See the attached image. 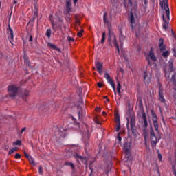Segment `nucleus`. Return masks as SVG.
Returning a JSON list of instances; mask_svg holds the SVG:
<instances>
[{
  "mask_svg": "<svg viewBox=\"0 0 176 176\" xmlns=\"http://www.w3.org/2000/svg\"><path fill=\"white\" fill-rule=\"evenodd\" d=\"M107 41L109 44L112 46V43L114 45L115 47H116L118 52L120 53V50L119 49V43H118V40L116 39V35L110 26H109L108 35H107Z\"/></svg>",
  "mask_w": 176,
  "mask_h": 176,
  "instance_id": "obj_1",
  "label": "nucleus"
},
{
  "mask_svg": "<svg viewBox=\"0 0 176 176\" xmlns=\"http://www.w3.org/2000/svg\"><path fill=\"white\" fill-rule=\"evenodd\" d=\"M82 32H83V30H81L80 32H78L77 35L80 38L82 36Z\"/></svg>",
  "mask_w": 176,
  "mask_h": 176,
  "instance_id": "obj_46",
  "label": "nucleus"
},
{
  "mask_svg": "<svg viewBox=\"0 0 176 176\" xmlns=\"http://www.w3.org/2000/svg\"><path fill=\"white\" fill-rule=\"evenodd\" d=\"M107 16H108V14L107 12H104L103 16V20H104V24L107 25L108 30H109V27L110 28H112V27L111 26V25H109V21H108Z\"/></svg>",
  "mask_w": 176,
  "mask_h": 176,
  "instance_id": "obj_15",
  "label": "nucleus"
},
{
  "mask_svg": "<svg viewBox=\"0 0 176 176\" xmlns=\"http://www.w3.org/2000/svg\"><path fill=\"white\" fill-rule=\"evenodd\" d=\"M158 159H159V160H162V159H163L162 154H160V153L158 154Z\"/></svg>",
  "mask_w": 176,
  "mask_h": 176,
  "instance_id": "obj_54",
  "label": "nucleus"
},
{
  "mask_svg": "<svg viewBox=\"0 0 176 176\" xmlns=\"http://www.w3.org/2000/svg\"><path fill=\"white\" fill-rule=\"evenodd\" d=\"M72 10V3L71 2H66V12L69 14V12Z\"/></svg>",
  "mask_w": 176,
  "mask_h": 176,
  "instance_id": "obj_17",
  "label": "nucleus"
},
{
  "mask_svg": "<svg viewBox=\"0 0 176 176\" xmlns=\"http://www.w3.org/2000/svg\"><path fill=\"white\" fill-rule=\"evenodd\" d=\"M153 123L155 127V131H157V133H159V124L157 123V116H156V114H153Z\"/></svg>",
  "mask_w": 176,
  "mask_h": 176,
  "instance_id": "obj_9",
  "label": "nucleus"
},
{
  "mask_svg": "<svg viewBox=\"0 0 176 176\" xmlns=\"http://www.w3.org/2000/svg\"><path fill=\"white\" fill-rule=\"evenodd\" d=\"M149 57L152 60V61H156V56H155V54H153V52L150 51Z\"/></svg>",
  "mask_w": 176,
  "mask_h": 176,
  "instance_id": "obj_23",
  "label": "nucleus"
},
{
  "mask_svg": "<svg viewBox=\"0 0 176 176\" xmlns=\"http://www.w3.org/2000/svg\"><path fill=\"white\" fill-rule=\"evenodd\" d=\"M129 19H130L131 24H134V23H135V19H134V15L132 14V12H131V16H130Z\"/></svg>",
  "mask_w": 176,
  "mask_h": 176,
  "instance_id": "obj_24",
  "label": "nucleus"
},
{
  "mask_svg": "<svg viewBox=\"0 0 176 176\" xmlns=\"http://www.w3.org/2000/svg\"><path fill=\"white\" fill-rule=\"evenodd\" d=\"M139 108L140 109H141L142 112L143 127L144 129H146V127H148V120L146 119V114L144 112V107L142 106V99L139 100Z\"/></svg>",
  "mask_w": 176,
  "mask_h": 176,
  "instance_id": "obj_2",
  "label": "nucleus"
},
{
  "mask_svg": "<svg viewBox=\"0 0 176 176\" xmlns=\"http://www.w3.org/2000/svg\"><path fill=\"white\" fill-rule=\"evenodd\" d=\"M67 40H68V42H74L75 41L74 38L69 37V36L67 37Z\"/></svg>",
  "mask_w": 176,
  "mask_h": 176,
  "instance_id": "obj_42",
  "label": "nucleus"
},
{
  "mask_svg": "<svg viewBox=\"0 0 176 176\" xmlns=\"http://www.w3.org/2000/svg\"><path fill=\"white\" fill-rule=\"evenodd\" d=\"M74 157H76V159H78V162H79V160H80V162H82V163H84V164H86V163H87V158H85L78 154H76L74 155Z\"/></svg>",
  "mask_w": 176,
  "mask_h": 176,
  "instance_id": "obj_14",
  "label": "nucleus"
},
{
  "mask_svg": "<svg viewBox=\"0 0 176 176\" xmlns=\"http://www.w3.org/2000/svg\"><path fill=\"white\" fill-rule=\"evenodd\" d=\"M122 89V85H120V82H118L117 85V92L119 94V96H120V89Z\"/></svg>",
  "mask_w": 176,
  "mask_h": 176,
  "instance_id": "obj_25",
  "label": "nucleus"
},
{
  "mask_svg": "<svg viewBox=\"0 0 176 176\" xmlns=\"http://www.w3.org/2000/svg\"><path fill=\"white\" fill-rule=\"evenodd\" d=\"M119 39H120V45L123 44V41H124V36L123 35V32L122 30L120 31V36H119Z\"/></svg>",
  "mask_w": 176,
  "mask_h": 176,
  "instance_id": "obj_20",
  "label": "nucleus"
},
{
  "mask_svg": "<svg viewBox=\"0 0 176 176\" xmlns=\"http://www.w3.org/2000/svg\"><path fill=\"white\" fill-rule=\"evenodd\" d=\"M24 60L27 65L30 66V60H28V57H27L26 56H24Z\"/></svg>",
  "mask_w": 176,
  "mask_h": 176,
  "instance_id": "obj_34",
  "label": "nucleus"
},
{
  "mask_svg": "<svg viewBox=\"0 0 176 176\" xmlns=\"http://www.w3.org/2000/svg\"><path fill=\"white\" fill-rule=\"evenodd\" d=\"M24 155H25L26 159H28V160L30 157H31V155L27 154V153H26L25 151H24Z\"/></svg>",
  "mask_w": 176,
  "mask_h": 176,
  "instance_id": "obj_47",
  "label": "nucleus"
},
{
  "mask_svg": "<svg viewBox=\"0 0 176 176\" xmlns=\"http://www.w3.org/2000/svg\"><path fill=\"white\" fill-rule=\"evenodd\" d=\"M131 130L133 135H137V129L135 128V116H131L130 120Z\"/></svg>",
  "mask_w": 176,
  "mask_h": 176,
  "instance_id": "obj_6",
  "label": "nucleus"
},
{
  "mask_svg": "<svg viewBox=\"0 0 176 176\" xmlns=\"http://www.w3.org/2000/svg\"><path fill=\"white\" fill-rule=\"evenodd\" d=\"M115 118L116 123H120V117L119 116V113L116 114Z\"/></svg>",
  "mask_w": 176,
  "mask_h": 176,
  "instance_id": "obj_28",
  "label": "nucleus"
},
{
  "mask_svg": "<svg viewBox=\"0 0 176 176\" xmlns=\"http://www.w3.org/2000/svg\"><path fill=\"white\" fill-rule=\"evenodd\" d=\"M13 145H21V140H17L13 143Z\"/></svg>",
  "mask_w": 176,
  "mask_h": 176,
  "instance_id": "obj_38",
  "label": "nucleus"
},
{
  "mask_svg": "<svg viewBox=\"0 0 176 176\" xmlns=\"http://www.w3.org/2000/svg\"><path fill=\"white\" fill-rule=\"evenodd\" d=\"M164 43V41L163 40V38H160L159 41V46L161 52H163V50H166V45Z\"/></svg>",
  "mask_w": 176,
  "mask_h": 176,
  "instance_id": "obj_16",
  "label": "nucleus"
},
{
  "mask_svg": "<svg viewBox=\"0 0 176 176\" xmlns=\"http://www.w3.org/2000/svg\"><path fill=\"white\" fill-rule=\"evenodd\" d=\"M111 86L113 87V90L115 94H116V86L115 85V82L111 84Z\"/></svg>",
  "mask_w": 176,
  "mask_h": 176,
  "instance_id": "obj_37",
  "label": "nucleus"
},
{
  "mask_svg": "<svg viewBox=\"0 0 176 176\" xmlns=\"http://www.w3.org/2000/svg\"><path fill=\"white\" fill-rule=\"evenodd\" d=\"M50 47H52V49H56L57 47L56 46V45H53L52 43L48 44Z\"/></svg>",
  "mask_w": 176,
  "mask_h": 176,
  "instance_id": "obj_44",
  "label": "nucleus"
},
{
  "mask_svg": "<svg viewBox=\"0 0 176 176\" xmlns=\"http://www.w3.org/2000/svg\"><path fill=\"white\" fill-rule=\"evenodd\" d=\"M37 108L39 111H42L43 112H47L50 109L49 104L47 102L39 104Z\"/></svg>",
  "mask_w": 176,
  "mask_h": 176,
  "instance_id": "obj_8",
  "label": "nucleus"
},
{
  "mask_svg": "<svg viewBox=\"0 0 176 176\" xmlns=\"http://www.w3.org/2000/svg\"><path fill=\"white\" fill-rule=\"evenodd\" d=\"M104 78L107 80L108 83H109V85H113V83H115L113 82V79H112V77H111V76L109 75V73L105 72Z\"/></svg>",
  "mask_w": 176,
  "mask_h": 176,
  "instance_id": "obj_12",
  "label": "nucleus"
},
{
  "mask_svg": "<svg viewBox=\"0 0 176 176\" xmlns=\"http://www.w3.org/2000/svg\"><path fill=\"white\" fill-rule=\"evenodd\" d=\"M150 137H151V144L153 148L156 147V144H157V138L155 135V131H153V128L151 127L150 129Z\"/></svg>",
  "mask_w": 176,
  "mask_h": 176,
  "instance_id": "obj_5",
  "label": "nucleus"
},
{
  "mask_svg": "<svg viewBox=\"0 0 176 176\" xmlns=\"http://www.w3.org/2000/svg\"><path fill=\"white\" fill-rule=\"evenodd\" d=\"M172 80L176 84V74H173L172 76Z\"/></svg>",
  "mask_w": 176,
  "mask_h": 176,
  "instance_id": "obj_41",
  "label": "nucleus"
},
{
  "mask_svg": "<svg viewBox=\"0 0 176 176\" xmlns=\"http://www.w3.org/2000/svg\"><path fill=\"white\" fill-rule=\"evenodd\" d=\"M34 13L35 14H38V8H36V6H34Z\"/></svg>",
  "mask_w": 176,
  "mask_h": 176,
  "instance_id": "obj_52",
  "label": "nucleus"
},
{
  "mask_svg": "<svg viewBox=\"0 0 176 176\" xmlns=\"http://www.w3.org/2000/svg\"><path fill=\"white\" fill-rule=\"evenodd\" d=\"M161 8L163 9L164 6V10L166 13V16L168 20H170V8H168V0H162L160 2Z\"/></svg>",
  "mask_w": 176,
  "mask_h": 176,
  "instance_id": "obj_4",
  "label": "nucleus"
},
{
  "mask_svg": "<svg viewBox=\"0 0 176 176\" xmlns=\"http://www.w3.org/2000/svg\"><path fill=\"white\" fill-rule=\"evenodd\" d=\"M19 92V87L16 85H10L8 87V93L11 98H14L17 96V93Z\"/></svg>",
  "mask_w": 176,
  "mask_h": 176,
  "instance_id": "obj_3",
  "label": "nucleus"
},
{
  "mask_svg": "<svg viewBox=\"0 0 176 176\" xmlns=\"http://www.w3.org/2000/svg\"><path fill=\"white\" fill-rule=\"evenodd\" d=\"M18 148L17 147H14L12 149L9 151L8 154L12 155V153H14L16 151H17Z\"/></svg>",
  "mask_w": 176,
  "mask_h": 176,
  "instance_id": "obj_31",
  "label": "nucleus"
},
{
  "mask_svg": "<svg viewBox=\"0 0 176 176\" xmlns=\"http://www.w3.org/2000/svg\"><path fill=\"white\" fill-rule=\"evenodd\" d=\"M96 111H99L100 112H101V109L98 108V107H96Z\"/></svg>",
  "mask_w": 176,
  "mask_h": 176,
  "instance_id": "obj_61",
  "label": "nucleus"
},
{
  "mask_svg": "<svg viewBox=\"0 0 176 176\" xmlns=\"http://www.w3.org/2000/svg\"><path fill=\"white\" fill-rule=\"evenodd\" d=\"M169 54H170V52L166 51V52H163L162 57H164V58L168 57Z\"/></svg>",
  "mask_w": 176,
  "mask_h": 176,
  "instance_id": "obj_33",
  "label": "nucleus"
},
{
  "mask_svg": "<svg viewBox=\"0 0 176 176\" xmlns=\"http://www.w3.org/2000/svg\"><path fill=\"white\" fill-rule=\"evenodd\" d=\"M169 68H170L171 72H173V71H174V63H173V61L169 62Z\"/></svg>",
  "mask_w": 176,
  "mask_h": 176,
  "instance_id": "obj_27",
  "label": "nucleus"
},
{
  "mask_svg": "<svg viewBox=\"0 0 176 176\" xmlns=\"http://www.w3.org/2000/svg\"><path fill=\"white\" fill-rule=\"evenodd\" d=\"M117 138L118 140V144H120L122 142V137H120V133H118Z\"/></svg>",
  "mask_w": 176,
  "mask_h": 176,
  "instance_id": "obj_35",
  "label": "nucleus"
},
{
  "mask_svg": "<svg viewBox=\"0 0 176 176\" xmlns=\"http://www.w3.org/2000/svg\"><path fill=\"white\" fill-rule=\"evenodd\" d=\"M120 130V122H118L116 128V131H119Z\"/></svg>",
  "mask_w": 176,
  "mask_h": 176,
  "instance_id": "obj_36",
  "label": "nucleus"
},
{
  "mask_svg": "<svg viewBox=\"0 0 176 176\" xmlns=\"http://www.w3.org/2000/svg\"><path fill=\"white\" fill-rule=\"evenodd\" d=\"M77 109L78 111V116L79 119H80L81 118H83V116L86 115V111L83 110L82 107H80V105L77 107Z\"/></svg>",
  "mask_w": 176,
  "mask_h": 176,
  "instance_id": "obj_11",
  "label": "nucleus"
},
{
  "mask_svg": "<svg viewBox=\"0 0 176 176\" xmlns=\"http://www.w3.org/2000/svg\"><path fill=\"white\" fill-rule=\"evenodd\" d=\"M173 175H174L175 176H176V170H173Z\"/></svg>",
  "mask_w": 176,
  "mask_h": 176,
  "instance_id": "obj_63",
  "label": "nucleus"
},
{
  "mask_svg": "<svg viewBox=\"0 0 176 176\" xmlns=\"http://www.w3.org/2000/svg\"><path fill=\"white\" fill-rule=\"evenodd\" d=\"M38 173H39V174H41V175H42V174H43V168H42V166L39 167Z\"/></svg>",
  "mask_w": 176,
  "mask_h": 176,
  "instance_id": "obj_40",
  "label": "nucleus"
},
{
  "mask_svg": "<svg viewBox=\"0 0 176 176\" xmlns=\"http://www.w3.org/2000/svg\"><path fill=\"white\" fill-rule=\"evenodd\" d=\"M83 90L82 89V88H80L79 89V93L80 94H81V93H82Z\"/></svg>",
  "mask_w": 176,
  "mask_h": 176,
  "instance_id": "obj_60",
  "label": "nucleus"
},
{
  "mask_svg": "<svg viewBox=\"0 0 176 176\" xmlns=\"http://www.w3.org/2000/svg\"><path fill=\"white\" fill-rule=\"evenodd\" d=\"M131 146V144L128 140H126L124 142V151H125V153H126V155H130Z\"/></svg>",
  "mask_w": 176,
  "mask_h": 176,
  "instance_id": "obj_10",
  "label": "nucleus"
},
{
  "mask_svg": "<svg viewBox=\"0 0 176 176\" xmlns=\"http://www.w3.org/2000/svg\"><path fill=\"white\" fill-rule=\"evenodd\" d=\"M94 121L95 123H96V124H100V121H98V119L96 118Z\"/></svg>",
  "mask_w": 176,
  "mask_h": 176,
  "instance_id": "obj_55",
  "label": "nucleus"
},
{
  "mask_svg": "<svg viewBox=\"0 0 176 176\" xmlns=\"http://www.w3.org/2000/svg\"><path fill=\"white\" fill-rule=\"evenodd\" d=\"M52 28L54 30H56V23L54 21H52Z\"/></svg>",
  "mask_w": 176,
  "mask_h": 176,
  "instance_id": "obj_51",
  "label": "nucleus"
},
{
  "mask_svg": "<svg viewBox=\"0 0 176 176\" xmlns=\"http://www.w3.org/2000/svg\"><path fill=\"white\" fill-rule=\"evenodd\" d=\"M159 98L161 102H166L164 96H163V88H162L161 87H159Z\"/></svg>",
  "mask_w": 176,
  "mask_h": 176,
  "instance_id": "obj_13",
  "label": "nucleus"
},
{
  "mask_svg": "<svg viewBox=\"0 0 176 176\" xmlns=\"http://www.w3.org/2000/svg\"><path fill=\"white\" fill-rule=\"evenodd\" d=\"M55 136L56 137V138H60V137H63V138H65V134L60 130H58V131L56 132Z\"/></svg>",
  "mask_w": 176,
  "mask_h": 176,
  "instance_id": "obj_19",
  "label": "nucleus"
},
{
  "mask_svg": "<svg viewBox=\"0 0 176 176\" xmlns=\"http://www.w3.org/2000/svg\"><path fill=\"white\" fill-rule=\"evenodd\" d=\"M28 160H29L30 164H32V166H35V161L34 160V158H32V157H30L28 159Z\"/></svg>",
  "mask_w": 176,
  "mask_h": 176,
  "instance_id": "obj_30",
  "label": "nucleus"
},
{
  "mask_svg": "<svg viewBox=\"0 0 176 176\" xmlns=\"http://www.w3.org/2000/svg\"><path fill=\"white\" fill-rule=\"evenodd\" d=\"M4 149H6V151H8V149H9V146L6 145Z\"/></svg>",
  "mask_w": 176,
  "mask_h": 176,
  "instance_id": "obj_58",
  "label": "nucleus"
},
{
  "mask_svg": "<svg viewBox=\"0 0 176 176\" xmlns=\"http://www.w3.org/2000/svg\"><path fill=\"white\" fill-rule=\"evenodd\" d=\"M25 130H26L25 127L23 128L22 130H21V134H23V133H24V131H25Z\"/></svg>",
  "mask_w": 176,
  "mask_h": 176,
  "instance_id": "obj_57",
  "label": "nucleus"
},
{
  "mask_svg": "<svg viewBox=\"0 0 176 176\" xmlns=\"http://www.w3.org/2000/svg\"><path fill=\"white\" fill-rule=\"evenodd\" d=\"M97 85L100 88L102 87V84H101V82H98Z\"/></svg>",
  "mask_w": 176,
  "mask_h": 176,
  "instance_id": "obj_56",
  "label": "nucleus"
},
{
  "mask_svg": "<svg viewBox=\"0 0 176 176\" xmlns=\"http://www.w3.org/2000/svg\"><path fill=\"white\" fill-rule=\"evenodd\" d=\"M65 166L71 167L72 170H75V164H74V163H72V162H66L65 163Z\"/></svg>",
  "mask_w": 176,
  "mask_h": 176,
  "instance_id": "obj_21",
  "label": "nucleus"
},
{
  "mask_svg": "<svg viewBox=\"0 0 176 176\" xmlns=\"http://www.w3.org/2000/svg\"><path fill=\"white\" fill-rule=\"evenodd\" d=\"M9 32H13V30H12V28L10 27V25H8V35L9 36Z\"/></svg>",
  "mask_w": 176,
  "mask_h": 176,
  "instance_id": "obj_45",
  "label": "nucleus"
},
{
  "mask_svg": "<svg viewBox=\"0 0 176 176\" xmlns=\"http://www.w3.org/2000/svg\"><path fill=\"white\" fill-rule=\"evenodd\" d=\"M171 36L175 38V32H174V30L173 29H171Z\"/></svg>",
  "mask_w": 176,
  "mask_h": 176,
  "instance_id": "obj_48",
  "label": "nucleus"
},
{
  "mask_svg": "<svg viewBox=\"0 0 176 176\" xmlns=\"http://www.w3.org/2000/svg\"><path fill=\"white\" fill-rule=\"evenodd\" d=\"M46 35H47V38H50V36L52 35V30L47 29V32H46Z\"/></svg>",
  "mask_w": 176,
  "mask_h": 176,
  "instance_id": "obj_32",
  "label": "nucleus"
},
{
  "mask_svg": "<svg viewBox=\"0 0 176 176\" xmlns=\"http://www.w3.org/2000/svg\"><path fill=\"white\" fill-rule=\"evenodd\" d=\"M147 78H148V75L146 74H144V82H148V79Z\"/></svg>",
  "mask_w": 176,
  "mask_h": 176,
  "instance_id": "obj_39",
  "label": "nucleus"
},
{
  "mask_svg": "<svg viewBox=\"0 0 176 176\" xmlns=\"http://www.w3.org/2000/svg\"><path fill=\"white\" fill-rule=\"evenodd\" d=\"M28 36H29V42H32L33 41L32 35L28 34Z\"/></svg>",
  "mask_w": 176,
  "mask_h": 176,
  "instance_id": "obj_49",
  "label": "nucleus"
},
{
  "mask_svg": "<svg viewBox=\"0 0 176 176\" xmlns=\"http://www.w3.org/2000/svg\"><path fill=\"white\" fill-rule=\"evenodd\" d=\"M127 119V129H128V130H129V118H126Z\"/></svg>",
  "mask_w": 176,
  "mask_h": 176,
  "instance_id": "obj_62",
  "label": "nucleus"
},
{
  "mask_svg": "<svg viewBox=\"0 0 176 176\" xmlns=\"http://www.w3.org/2000/svg\"><path fill=\"white\" fill-rule=\"evenodd\" d=\"M165 76L166 78H170V74H168V72H165Z\"/></svg>",
  "mask_w": 176,
  "mask_h": 176,
  "instance_id": "obj_53",
  "label": "nucleus"
},
{
  "mask_svg": "<svg viewBox=\"0 0 176 176\" xmlns=\"http://www.w3.org/2000/svg\"><path fill=\"white\" fill-rule=\"evenodd\" d=\"M105 38H106L105 32H102V39H101V43H104V42H105Z\"/></svg>",
  "mask_w": 176,
  "mask_h": 176,
  "instance_id": "obj_29",
  "label": "nucleus"
},
{
  "mask_svg": "<svg viewBox=\"0 0 176 176\" xmlns=\"http://www.w3.org/2000/svg\"><path fill=\"white\" fill-rule=\"evenodd\" d=\"M8 38H10V42L12 43V41H13L14 36L13 34V32H9V36Z\"/></svg>",
  "mask_w": 176,
  "mask_h": 176,
  "instance_id": "obj_26",
  "label": "nucleus"
},
{
  "mask_svg": "<svg viewBox=\"0 0 176 176\" xmlns=\"http://www.w3.org/2000/svg\"><path fill=\"white\" fill-rule=\"evenodd\" d=\"M162 19H163V21H164L163 28H164V30H167V25H168V22H167L166 21V19L164 18V15L162 16Z\"/></svg>",
  "mask_w": 176,
  "mask_h": 176,
  "instance_id": "obj_22",
  "label": "nucleus"
},
{
  "mask_svg": "<svg viewBox=\"0 0 176 176\" xmlns=\"http://www.w3.org/2000/svg\"><path fill=\"white\" fill-rule=\"evenodd\" d=\"M55 50L61 53V49L56 47Z\"/></svg>",
  "mask_w": 176,
  "mask_h": 176,
  "instance_id": "obj_59",
  "label": "nucleus"
},
{
  "mask_svg": "<svg viewBox=\"0 0 176 176\" xmlns=\"http://www.w3.org/2000/svg\"><path fill=\"white\" fill-rule=\"evenodd\" d=\"M28 96H30V91L27 90H23L22 91V94L21 95V98H23V100H27V97H28Z\"/></svg>",
  "mask_w": 176,
  "mask_h": 176,
  "instance_id": "obj_18",
  "label": "nucleus"
},
{
  "mask_svg": "<svg viewBox=\"0 0 176 176\" xmlns=\"http://www.w3.org/2000/svg\"><path fill=\"white\" fill-rule=\"evenodd\" d=\"M15 159H21V155H20L19 153H16L15 155Z\"/></svg>",
  "mask_w": 176,
  "mask_h": 176,
  "instance_id": "obj_43",
  "label": "nucleus"
},
{
  "mask_svg": "<svg viewBox=\"0 0 176 176\" xmlns=\"http://www.w3.org/2000/svg\"><path fill=\"white\" fill-rule=\"evenodd\" d=\"M91 164H93V162H91V164H89V168L91 170Z\"/></svg>",
  "mask_w": 176,
  "mask_h": 176,
  "instance_id": "obj_64",
  "label": "nucleus"
},
{
  "mask_svg": "<svg viewBox=\"0 0 176 176\" xmlns=\"http://www.w3.org/2000/svg\"><path fill=\"white\" fill-rule=\"evenodd\" d=\"M95 65H96V69H97L98 72L100 74V75H102V72H104V69H103L104 64L102 63V62L96 60L95 62Z\"/></svg>",
  "mask_w": 176,
  "mask_h": 176,
  "instance_id": "obj_7",
  "label": "nucleus"
},
{
  "mask_svg": "<svg viewBox=\"0 0 176 176\" xmlns=\"http://www.w3.org/2000/svg\"><path fill=\"white\" fill-rule=\"evenodd\" d=\"M172 52L173 53V56L175 57V56H176V50H175V47L173 48L172 49Z\"/></svg>",
  "mask_w": 176,
  "mask_h": 176,
  "instance_id": "obj_50",
  "label": "nucleus"
}]
</instances>
